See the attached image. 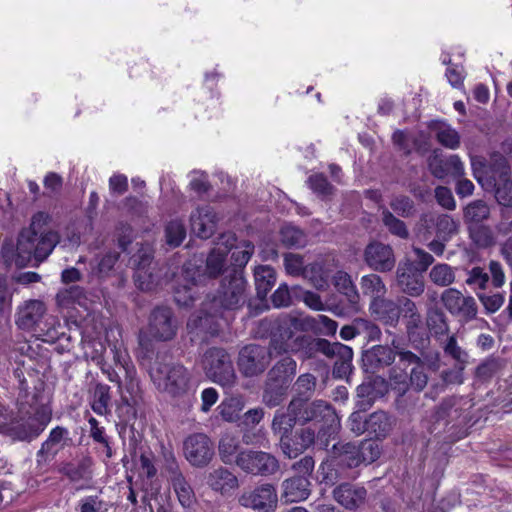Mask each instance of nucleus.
<instances>
[{"instance_id":"1","label":"nucleus","mask_w":512,"mask_h":512,"mask_svg":"<svg viewBox=\"0 0 512 512\" xmlns=\"http://www.w3.org/2000/svg\"><path fill=\"white\" fill-rule=\"evenodd\" d=\"M48 214L39 212L32 218L29 227L24 228L17 239L16 245L5 242L2 246V257L6 265L25 267L33 261H44L59 243L56 232L47 229Z\"/></svg>"},{"instance_id":"2","label":"nucleus","mask_w":512,"mask_h":512,"mask_svg":"<svg viewBox=\"0 0 512 512\" xmlns=\"http://www.w3.org/2000/svg\"><path fill=\"white\" fill-rule=\"evenodd\" d=\"M246 281L235 272L222 281L217 294L208 299L198 314H193L187 323L190 333L215 334L220 326L219 319L225 310H235L245 303Z\"/></svg>"},{"instance_id":"3","label":"nucleus","mask_w":512,"mask_h":512,"mask_svg":"<svg viewBox=\"0 0 512 512\" xmlns=\"http://www.w3.org/2000/svg\"><path fill=\"white\" fill-rule=\"evenodd\" d=\"M279 321L280 336L284 341L278 346V338L275 336L273 348L278 352H300L303 349H308L305 352L306 355L315 351L310 342L316 339L304 335L295 336L296 332L314 331L329 336L334 335L338 327L336 321L325 315L309 317L296 312L284 315Z\"/></svg>"},{"instance_id":"4","label":"nucleus","mask_w":512,"mask_h":512,"mask_svg":"<svg viewBox=\"0 0 512 512\" xmlns=\"http://www.w3.org/2000/svg\"><path fill=\"white\" fill-rule=\"evenodd\" d=\"M52 410L48 405H41L33 411H19L13 417L2 415L0 433L14 441H31L38 437L51 421Z\"/></svg>"},{"instance_id":"5","label":"nucleus","mask_w":512,"mask_h":512,"mask_svg":"<svg viewBox=\"0 0 512 512\" xmlns=\"http://www.w3.org/2000/svg\"><path fill=\"white\" fill-rule=\"evenodd\" d=\"M156 388L173 398L186 395L190 389L191 375L186 367L174 361H157L150 369Z\"/></svg>"},{"instance_id":"6","label":"nucleus","mask_w":512,"mask_h":512,"mask_svg":"<svg viewBox=\"0 0 512 512\" xmlns=\"http://www.w3.org/2000/svg\"><path fill=\"white\" fill-rule=\"evenodd\" d=\"M112 354V361L114 366L99 359L97 364L100 366L102 372L108 377L109 381L115 382L118 385L119 392L123 394L125 389L130 395L138 392V381L136 379V370L131 362L128 352L122 345L114 344L110 348ZM122 398L128 402L124 395Z\"/></svg>"},{"instance_id":"7","label":"nucleus","mask_w":512,"mask_h":512,"mask_svg":"<svg viewBox=\"0 0 512 512\" xmlns=\"http://www.w3.org/2000/svg\"><path fill=\"white\" fill-rule=\"evenodd\" d=\"M47 308L40 300L25 301L18 308L16 324L23 330L38 329L46 337V341H54L59 337V321L53 316L46 317Z\"/></svg>"},{"instance_id":"8","label":"nucleus","mask_w":512,"mask_h":512,"mask_svg":"<svg viewBox=\"0 0 512 512\" xmlns=\"http://www.w3.org/2000/svg\"><path fill=\"white\" fill-rule=\"evenodd\" d=\"M299 422L307 423L314 421L319 423L318 440L322 445L327 446L329 438L335 437L340 429V420L330 404L322 400L312 403L303 401V407L299 410Z\"/></svg>"},{"instance_id":"9","label":"nucleus","mask_w":512,"mask_h":512,"mask_svg":"<svg viewBox=\"0 0 512 512\" xmlns=\"http://www.w3.org/2000/svg\"><path fill=\"white\" fill-rule=\"evenodd\" d=\"M280 323L278 324L277 332H275L271 339L270 350L259 345H248L240 351L239 367L246 376H254L262 373L270 363L273 354L280 355L283 352H278L273 348V339L275 336L278 338V346L284 341L280 336Z\"/></svg>"},{"instance_id":"10","label":"nucleus","mask_w":512,"mask_h":512,"mask_svg":"<svg viewBox=\"0 0 512 512\" xmlns=\"http://www.w3.org/2000/svg\"><path fill=\"white\" fill-rule=\"evenodd\" d=\"M203 368L206 375L221 386H230L235 380V371L230 356L220 348H211L204 354Z\"/></svg>"},{"instance_id":"11","label":"nucleus","mask_w":512,"mask_h":512,"mask_svg":"<svg viewBox=\"0 0 512 512\" xmlns=\"http://www.w3.org/2000/svg\"><path fill=\"white\" fill-rule=\"evenodd\" d=\"M235 241L236 237L234 233L227 232L220 235L215 243V247L207 257L205 269L203 270L200 265H197L200 274L204 275L203 282L206 278H215L224 271L227 254L232 250ZM193 260L195 261V259ZM196 264H198L197 260Z\"/></svg>"},{"instance_id":"12","label":"nucleus","mask_w":512,"mask_h":512,"mask_svg":"<svg viewBox=\"0 0 512 512\" xmlns=\"http://www.w3.org/2000/svg\"><path fill=\"white\" fill-rule=\"evenodd\" d=\"M315 352H320L329 358H336L333 375L336 378L346 377L351 370L353 358L352 349L339 342L330 343L325 339H318L310 342Z\"/></svg>"},{"instance_id":"13","label":"nucleus","mask_w":512,"mask_h":512,"mask_svg":"<svg viewBox=\"0 0 512 512\" xmlns=\"http://www.w3.org/2000/svg\"><path fill=\"white\" fill-rule=\"evenodd\" d=\"M146 332L151 339L157 341H169L174 338L177 332V321L171 308L155 307L149 315Z\"/></svg>"},{"instance_id":"14","label":"nucleus","mask_w":512,"mask_h":512,"mask_svg":"<svg viewBox=\"0 0 512 512\" xmlns=\"http://www.w3.org/2000/svg\"><path fill=\"white\" fill-rule=\"evenodd\" d=\"M236 464L253 475H271L279 469L278 460L263 451H242L236 456Z\"/></svg>"},{"instance_id":"15","label":"nucleus","mask_w":512,"mask_h":512,"mask_svg":"<svg viewBox=\"0 0 512 512\" xmlns=\"http://www.w3.org/2000/svg\"><path fill=\"white\" fill-rule=\"evenodd\" d=\"M183 452L186 460L192 466L203 467L211 461L214 448L206 434L194 433L184 440Z\"/></svg>"},{"instance_id":"16","label":"nucleus","mask_w":512,"mask_h":512,"mask_svg":"<svg viewBox=\"0 0 512 512\" xmlns=\"http://www.w3.org/2000/svg\"><path fill=\"white\" fill-rule=\"evenodd\" d=\"M204 275L200 274L196 261L185 263L181 275V282L174 288V299L179 306H188L195 296L194 289L203 283Z\"/></svg>"},{"instance_id":"17","label":"nucleus","mask_w":512,"mask_h":512,"mask_svg":"<svg viewBox=\"0 0 512 512\" xmlns=\"http://www.w3.org/2000/svg\"><path fill=\"white\" fill-rule=\"evenodd\" d=\"M239 503L258 512H272L277 507L278 495L275 487L266 483L244 492L239 498Z\"/></svg>"},{"instance_id":"18","label":"nucleus","mask_w":512,"mask_h":512,"mask_svg":"<svg viewBox=\"0 0 512 512\" xmlns=\"http://www.w3.org/2000/svg\"><path fill=\"white\" fill-rule=\"evenodd\" d=\"M441 300L451 314L457 315L466 321L474 319L477 315L475 299L471 296H464L456 289H446L441 296Z\"/></svg>"},{"instance_id":"19","label":"nucleus","mask_w":512,"mask_h":512,"mask_svg":"<svg viewBox=\"0 0 512 512\" xmlns=\"http://www.w3.org/2000/svg\"><path fill=\"white\" fill-rule=\"evenodd\" d=\"M364 260L372 270L377 272L391 271L396 263L392 247L378 241L366 246Z\"/></svg>"},{"instance_id":"20","label":"nucleus","mask_w":512,"mask_h":512,"mask_svg":"<svg viewBox=\"0 0 512 512\" xmlns=\"http://www.w3.org/2000/svg\"><path fill=\"white\" fill-rule=\"evenodd\" d=\"M396 283L402 292L417 297L424 292L423 275L410 260L399 263L396 270Z\"/></svg>"},{"instance_id":"21","label":"nucleus","mask_w":512,"mask_h":512,"mask_svg":"<svg viewBox=\"0 0 512 512\" xmlns=\"http://www.w3.org/2000/svg\"><path fill=\"white\" fill-rule=\"evenodd\" d=\"M134 282L138 289L142 291H152L160 284V274L156 267H152V256L150 253L139 255Z\"/></svg>"},{"instance_id":"22","label":"nucleus","mask_w":512,"mask_h":512,"mask_svg":"<svg viewBox=\"0 0 512 512\" xmlns=\"http://www.w3.org/2000/svg\"><path fill=\"white\" fill-rule=\"evenodd\" d=\"M217 222V214L208 205L198 207L190 216L192 232L202 239H208L214 234Z\"/></svg>"},{"instance_id":"23","label":"nucleus","mask_w":512,"mask_h":512,"mask_svg":"<svg viewBox=\"0 0 512 512\" xmlns=\"http://www.w3.org/2000/svg\"><path fill=\"white\" fill-rule=\"evenodd\" d=\"M303 407V400L301 398L293 399L286 412L284 411H276L273 422H272V430L273 432L282 438V436H289L292 432V429L295 423L298 421V415H300L299 410Z\"/></svg>"},{"instance_id":"24","label":"nucleus","mask_w":512,"mask_h":512,"mask_svg":"<svg viewBox=\"0 0 512 512\" xmlns=\"http://www.w3.org/2000/svg\"><path fill=\"white\" fill-rule=\"evenodd\" d=\"M315 441V432L310 428L301 429L293 436H282L280 447L282 452L290 459L296 458L310 447Z\"/></svg>"},{"instance_id":"25","label":"nucleus","mask_w":512,"mask_h":512,"mask_svg":"<svg viewBox=\"0 0 512 512\" xmlns=\"http://www.w3.org/2000/svg\"><path fill=\"white\" fill-rule=\"evenodd\" d=\"M70 441L68 429L62 426L53 428L37 453L38 461H47L53 458L59 451L65 448Z\"/></svg>"},{"instance_id":"26","label":"nucleus","mask_w":512,"mask_h":512,"mask_svg":"<svg viewBox=\"0 0 512 512\" xmlns=\"http://www.w3.org/2000/svg\"><path fill=\"white\" fill-rule=\"evenodd\" d=\"M397 353L400 357V363L409 366V387L417 391L423 390L428 382L424 363L410 351H399Z\"/></svg>"},{"instance_id":"27","label":"nucleus","mask_w":512,"mask_h":512,"mask_svg":"<svg viewBox=\"0 0 512 512\" xmlns=\"http://www.w3.org/2000/svg\"><path fill=\"white\" fill-rule=\"evenodd\" d=\"M499 171L492 178L495 186V197L499 204L512 206V181L509 178V169L504 158L499 159Z\"/></svg>"},{"instance_id":"28","label":"nucleus","mask_w":512,"mask_h":512,"mask_svg":"<svg viewBox=\"0 0 512 512\" xmlns=\"http://www.w3.org/2000/svg\"><path fill=\"white\" fill-rule=\"evenodd\" d=\"M207 485L215 492L228 495L238 488L237 477L228 469L218 467L206 476Z\"/></svg>"},{"instance_id":"29","label":"nucleus","mask_w":512,"mask_h":512,"mask_svg":"<svg viewBox=\"0 0 512 512\" xmlns=\"http://www.w3.org/2000/svg\"><path fill=\"white\" fill-rule=\"evenodd\" d=\"M309 494L310 482L307 477H292L282 482L281 499L285 503L303 501Z\"/></svg>"},{"instance_id":"30","label":"nucleus","mask_w":512,"mask_h":512,"mask_svg":"<svg viewBox=\"0 0 512 512\" xmlns=\"http://www.w3.org/2000/svg\"><path fill=\"white\" fill-rule=\"evenodd\" d=\"M366 490L350 484H342L334 490L335 500L347 509H355L365 499Z\"/></svg>"},{"instance_id":"31","label":"nucleus","mask_w":512,"mask_h":512,"mask_svg":"<svg viewBox=\"0 0 512 512\" xmlns=\"http://www.w3.org/2000/svg\"><path fill=\"white\" fill-rule=\"evenodd\" d=\"M370 311L378 320L383 321L386 324L393 325L399 319L400 310L398 305L385 296L378 300L370 301Z\"/></svg>"},{"instance_id":"32","label":"nucleus","mask_w":512,"mask_h":512,"mask_svg":"<svg viewBox=\"0 0 512 512\" xmlns=\"http://www.w3.org/2000/svg\"><path fill=\"white\" fill-rule=\"evenodd\" d=\"M394 424L395 419L384 411L374 412L366 420L367 432L377 438L386 437L391 432Z\"/></svg>"},{"instance_id":"33","label":"nucleus","mask_w":512,"mask_h":512,"mask_svg":"<svg viewBox=\"0 0 512 512\" xmlns=\"http://www.w3.org/2000/svg\"><path fill=\"white\" fill-rule=\"evenodd\" d=\"M170 481L182 507L192 508L196 503V496L184 476L180 472H174V475L170 476Z\"/></svg>"},{"instance_id":"34","label":"nucleus","mask_w":512,"mask_h":512,"mask_svg":"<svg viewBox=\"0 0 512 512\" xmlns=\"http://www.w3.org/2000/svg\"><path fill=\"white\" fill-rule=\"evenodd\" d=\"M437 141L448 149H457L460 146V135L449 124L444 122H433L430 125Z\"/></svg>"},{"instance_id":"35","label":"nucleus","mask_w":512,"mask_h":512,"mask_svg":"<svg viewBox=\"0 0 512 512\" xmlns=\"http://www.w3.org/2000/svg\"><path fill=\"white\" fill-rule=\"evenodd\" d=\"M360 289L364 296L371 300H378L385 296L387 288L382 278L377 274H368L361 278Z\"/></svg>"},{"instance_id":"36","label":"nucleus","mask_w":512,"mask_h":512,"mask_svg":"<svg viewBox=\"0 0 512 512\" xmlns=\"http://www.w3.org/2000/svg\"><path fill=\"white\" fill-rule=\"evenodd\" d=\"M257 294L264 298L276 282V272L270 266H259L254 273Z\"/></svg>"},{"instance_id":"37","label":"nucleus","mask_w":512,"mask_h":512,"mask_svg":"<svg viewBox=\"0 0 512 512\" xmlns=\"http://www.w3.org/2000/svg\"><path fill=\"white\" fill-rule=\"evenodd\" d=\"M490 216L489 206L482 200H476L468 204L463 213L464 221L469 225H477Z\"/></svg>"},{"instance_id":"38","label":"nucleus","mask_w":512,"mask_h":512,"mask_svg":"<svg viewBox=\"0 0 512 512\" xmlns=\"http://www.w3.org/2000/svg\"><path fill=\"white\" fill-rule=\"evenodd\" d=\"M245 407L244 399L240 396H233L222 401L218 406L221 417L227 422H235Z\"/></svg>"},{"instance_id":"39","label":"nucleus","mask_w":512,"mask_h":512,"mask_svg":"<svg viewBox=\"0 0 512 512\" xmlns=\"http://www.w3.org/2000/svg\"><path fill=\"white\" fill-rule=\"evenodd\" d=\"M389 384L399 395H403L409 389V366L401 364L399 360L390 372Z\"/></svg>"},{"instance_id":"40","label":"nucleus","mask_w":512,"mask_h":512,"mask_svg":"<svg viewBox=\"0 0 512 512\" xmlns=\"http://www.w3.org/2000/svg\"><path fill=\"white\" fill-rule=\"evenodd\" d=\"M84 300V290L80 286H71L60 290L56 295L57 305L62 309H68L74 304L82 305Z\"/></svg>"},{"instance_id":"41","label":"nucleus","mask_w":512,"mask_h":512,"mask_svg":"<svg viewBox=\"0 0 512 512\" xmlns=\"http://www.w3.org/2000/svg\"><path fill=\"white\" fill-rule=\"evenodd\" d=\"M280 240L286 247L300 248L304 247L307 243L305 233L291 224H286L281 228Z\"/></svg>"},{"instance_id":"42","label":"nucleus","mask_w":512,"mask_h":512,"mask_svg":"<svg viewBox=\"0 0 512 512\" xmlns=\"http://www.w3.org/2000/svg\"><path fill=\"white\" fill-rule=\"evenodd\" d=\"M296 373V362L291 357H284L270 372L276 382L287 384Z\"/></svg>"},{"instance_id":"43","label":"nucleus","mask_w":512,"mask_h":512,"mask_svg":"<svg viewBox=\"0 0 512 512\" xmlns=\"http://www.w3.org/2000/svg\"><path fill=\"white\" fill-rule=\"evenodd\" d=\"M429 278L435 285L446 287L454 282L455 272L448 264L441 263L432 267Z\"/></svg>"},{"instance_id":"44","label":"nucleus","mask_w":512,"mask_h":512,"mask_svg":"<svg viewBox=\"0 0 512 512\" xmlns=\"http://www.w3.org/2000/svg\"><path fill=\"white\" fill-rule=\"evenodd\" d=\"M334 285L337 290L344 294L351 303H356L359 299V294L350 278V276L343 272L338 271L334 278Z\"/></svg>"},{"instance_id":"45","label":"nucleus","mask_w":512,"mask_h":512,"mask_svg":"<svg viewBox=\"0 0 512 512\" xmlns=\"http://www.w3.org/2000/svg\"><path fill=\"white\" fill-rule=\"evenodd\" d=\"M459 222L451 216L442 214L436 219V232L443 241H449L452 236L458 233Z\"/></svg>"},{"instance_id":"46","label":"nucleus","mask_w":512,"mask_h":512,"mask_svg":"<svg viewBox=\"0 0 512 512\" xmlns=\"http://www.w3.org/2000/svg\"><path fill=\"white\" fill-rule=\"evenodd\" d=\"M382 222L391 234L402 239L408 238L409 232L405 223L395 217L387 208L382 211Z\"/></svg>"},{"instance_id":"47","label":"nucleus","mask_w":512,"mask_h":512,"mask_svg":"<svg viewBox=\"0 0 512 512\" xmlns=\"http://www.w3.org/2000/svg\"><path fill=\"white\" fill-rule=\"evenodd\" d=\"M186 237V229L182 221L171 220L165 228L166 243L171 247L179 246Z\"/></svg>"},{"instance_id":"48","label":"nucleus","mask_w":512,"mask_h":512,"mask_svg":"<svg viewBox=\"0 0 512 512\" xmlns=\"http://www.w3.org/2000/svg\"><path fill=\"white\" fill-rule=\"evenodd\" d=\"M304 278L309 280L316 288H323L327 284L328 272L320 262L306 265Z\"/></svg>"},{"instance_id":"49","label":"nucleus","mask_w":512,"mask_h":512,"mask_svg":"<svg viewBox=\"0 0 512 512\" xmlns=\"http://www.w3.org/2000/svg\"><path fill=\"white\" fill-rule=\"evenodd\" d=\"M470 237L479 247H488L494 243V235L490 227L486 225L469 226Z\"/></svg>"},{"instance_id":"50","label":"nucleus","mask_w":512,"mask_h":512,"mask_svg":"<svg viewBox=\"0 0 512 512\" xmlns=\"http://www.w3.org/2000/svg\"><path fill=\"white\" fill-rule=\"evenodd\" d=\"M110 388L105 384H97L93 394L92 409L95 413L103 415L107 412L110 401Z\"/></svg>"},{"instance_id":"51","label":"nucleus","mask_w":512,"mask_h":512,"mask_svg":"<svg viewBox=\"0 0 512 512\" xmlns=\"http://www.w3.org/2000/svg\"><path fill=\"white\" fill-rule=\"evenodd\" d=\"M236 243V241L234 242ZM234 248V251L232 253V260L234 262V265L236 267H244L248 261L250 260L251 256L254 253V245L250 241H241L237 245L234 244L232 249Z\"/></svg>"},{"instance_id":"52","label":"nucleus","mask_w":512,"mask_h":512,"mask_svg":"<svg viewBox=\"0 0 512 512\" xmlns=\"http://www.w3.org/2000/svg\"><path fill=\"white\" fill-rule=\"evenodd\" d=\"M284 267L287 274L304 278L306 265L303 256L295 253H286L284 255Z\"/></svg>"},{"instance_id":"53","label":"nucleus","mask_w":512,"mask_h":512,"mask_svg":"<svg viewBox=\"0 0 512 512\" xmlns=\"http://www.w3.org/2000/svg\"><path fill=\"white\" fill-rule=\"evenodd\" d=\"M367 357L376 365L387 366L394 361L395 354L391 348L379 345L373 347Z\"/></svg>"},{"instance_id":"54","label":"nucleus","mask_w":512,"mask_h":512,"mask_svg":"<svg viewBox=\"0 0 512 512\" xmlns=\"http://www.w3.org/2000/svg\"><path fill=\"white\" fill-rule=\"evenodd\" d=\"M390 207L395 213L404 218L412 216L415 211L414 202L404 195L393 197L390 201Z\"/></svg>"},{"instance_id":"55","label":"nucleus","mask_w":512,"mask_h":512,"mask_svg":"<svg viewBox=\"0 0 512 512\" xmlns=\"http://www.w3.org/2000/svg\"><path fill=\"white\" fill-rule=\"evenodd\" d=\"M427 325L431 333L436 336L445 335L448 332V325L445 316L441 311L431 310L428 313Z\"/></svg>"},{"instance_id":"56","label":"nucleus","mask_w":512,"mask_h":512,"mask_svg":"<svg viewBox=\"0 0 512 512\" xmlns=\"http://www.w3.org/2000/svg\"><path fill=\"white\" fill-rule=\"evenodd\" d=\"M340 453V462L347 465L350 468L357 467L362 463L360 457V445L356 446L351 443L344 444Z\"/></svg>"},{"instance_id":"57","label":"nucleus","mask_w":512,"mask_h":512,"mask_svg":"<svg viewBox=\"0 0 512 512\" xmlns=\"http://www.w3.org/2000/svg\"><path fill=\"white\" fill-rule=\"evenodd\" d=\"M286 384H282L275 381V384H268L265 389L263 400L269 407L278 406L284 398V386Z\"/></svg>"},{"instance_id":"58","label":"nucleus","mask_w":512,"mask_h":512,"mask_svg":"<svg viewBox=\"0 0 512 512\" xmlns=\"http://www.w3.org/2000/svg\"><path fill=\"white\" fill-rule=\"evenodd\" d=\"M238 449V440L231 435H224L219 442V452L225 463H230Z\"/></svg>"},{"instance_id":"59","label":"nucleus","mask_w":512,"mask_h":512,"mask_svg":"<svg viewBox=\"0 0 512 512\" xmlns=\"http://www.w3.org/2000/svg\"><path fill=\"white\" fill-rule=\"evenodd\" d=\"M359 452L362 463L370 464L379 458L381 449L377 441L365 440L361 442Z\"/></svg>"},{"instance_id":"60","label":"nucleus","mask_w":512,"mask_h":512,"mask_svg":"<svg viewBox=\"0 0 512 512\" xmlns=\"http://www.w3.org/2000/svg\"><path fill=\"white\" fill-rule=\"evenodd\" d=\"M109 503L96 496H89L81 500L80 512H109Z\"/></svg>"},{"instance_id":"61","label":"nucleus","mask_w":512,"mask_h":512,"mask_svg":"<svg viewBox=\"0 0 512 512\" xmlns=\"http://www.w3.org/2000/svg\"><path fill=\"white\" fill-rule=\"evenodd\" d=\"M478 297L489 313L496 312L504 303V297L500 293H480L478 294Z\"/></svg>"},{"instance_id":"62","label":"nucleus","mask_w":512,"mask_h":512,"mask_svg":"<svg viewBox=\"0 0 512 512\" xmlns=\"http://www.w3.org/2000/svg\"><path fill=\"white\" fill-rule=\"evenodd\" d=\"M489 281V275L480 267H474L469 272L466 283L475 289H484Z\"/></svg>"},{"instance_id":"63","label":"nucleus","mask_w":512,"mask_h":512,"mask_svg":"<svg viewBox=\"0 0 512 512\" xmlns=\"http://www.w3.org/2000/svg\"><path fill=\"white\" fill-rule=\"evenodd\" d=\"M443 349L447 355H450L459 364H463L466 360V353L458 346L454 336H449L443 345Z\"/></svg>"},{"instance_id":"64","label":"nucleus","mask_w":512,"mask_h":512,"mask_svg":"<svg viewBox=\"0 0 512 512\" xmlns=\"http://www.w3.org/2000/svg\"><path fill=\"white\" fill-rule=\"evenodd\" d=\"M309 184L314 192L322 196H327L332 192V186L328 183L327 179L322 174H315L310 176Z\"/></svg>"}]
</instances>
